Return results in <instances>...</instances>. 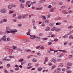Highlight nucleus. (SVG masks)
I'll use <instances>...</instances> for the list:
<instances>
[{"mask_svg": "<svg viewBox=\"0 0 73 73\" xmlns=\"http://www.w3.org/2000/svg\"><path fill=\"white\" fill-rule=\"evenodd\" d=\"M6 29L7 30V33H11L13 34H15V33L17 32V30L15 29H11V27H6Z\"/></svg>", "mask_w": 73, "mask_h": 73, "instance_id": "nucleus-1", "label": "nucleus"}, {"mask_svg": "<svg viewBox=\"0 0 73 73\" xmlns=\"http://www.w3.org/2000/svg\"><path fill=\"white\" fill-rule=\"evenodd\" d=\"M1 39L3 40L4 42L9 41V37H7V38H6V36L4 35L1 38Z\"/></svg>", "mask_w": 73, "mask_h": 73, "instance_id": "nucleus-2", "label": "nucleus"}, {"mask_svg": "<svg viewBox=\"0 0 73 73\" xmlns=\"http://www.w3.org/2000/svg\"><path fill=\"white\" fill-rule=\"evenodd\" d=\"M40 38L39 37H37L35 36V35H31L29 37V38L30 39L32 40H34L35 38Z\"/></svg>", "mask_w": 73, "mask_h": 73, "instance_id": "nucleus-3", "label": "nucleus"}, {"mask_svg": "<svg viewBox=\"0 0 73 73\" xmlns=\"http://www.w3.org/2000/svg\"><path fill=\"white\" fill-rule=\"evenodd\" d=\"M0 12L2 13H6V9L5 8H3L1 10Z\"/></svg>", "mask_w": 73, "mask_h": 73, "instance_id": "nucleus-4", "label": "nucleus"}, {"mask_svg": "<svg viewBox=\"0 0 73 73\" xmlns=\"http://www.w3.org/2000/svg\"><path fill=\"white\" fill-rule=\"evenodd\" d=\"M50 61L54 63H56L57 62V61L56 60L55 58H53L51 59Z\"/></svg>", "mask_w": 73, "mask_h": 73, "instance_id": "nucleus-5", "label": "nucleus"}, {"mask_svg": "<svg viewBox=\"0 0 73 73\" xmlns=\"http://www.w3.org/2000/svg\"><path fill=\"white\" fill-rule=\"evenodd\" d=\"M24 6L23 4L21 3L19 4V7L21 9H23L24 8Z\"/></svg>", "mask_w": 73, "mask_h": 73, "instance_id": "nucleus-6", "label": "nucleus"}, {"mask_svg": "<svg viewBox=\"0 0 73 73\" xmlns=\"http://www.w3.org/2000/svg\"><path fill=\"white\" fill-rule=\"evenodd\" d=\"M39 24H41V27H44L45 26V24H44V23H42L41 22H40L39 23Z\"/></svg>", "mask_w": 73, "mask_h": 73, "instance_id": "nucleus-7", "label": "nucleus"}, {"mask_svg": "<svg viewBox=\"0 0 73 73\" xmlns=\"http://www.w3.org/2000/svg\"><path fill=\"white\" fill-rule=\"evenodd\" d=\"M69 34H70V33H68L67 34L63 36V38H68V35H69Z\"/></svg>", "mask_w": 73, "mask_h": 73, "instance_id": "nucleus-8", "label": "nucleus"}, {"mask_svg": "<svg viewBox=\"0 0 73 73\" xmlns=\"http://www.w3.org/2000/svg\"><path fill=\"white\" fill-rule=\"evenodd\" d=\"M2 60H3V61L5 62L9 61H10V59H7V58H3Z\"/></svg>", "mask_w": 73, "mask_h": 73, "instance_id": "nucleus-9", "label": "nucleus"}, {"mask_svg": "<svg viewBox=\"0 0 73 73\" xmlns=\"http://www.w3.org/2000/svg\"><path fill=\"white\" fill-rule=\"evenodd\" d=\"M46 2V1L45 0H41L39 1H38L39 4H41L44 2Z\"/></svg>", "mask_w": 73, "mask_h": 73, "instance_id": "nucleus-10", "label": "nucleus"}, {"mask_svg": "<svg viewBox=\"0 0 73 73\" xmlns=\"http://www.w3.org/2000/svg\"><path fill=\"white\" fill-rule=\"evenodd\" d=\"M28 16V15L27 14H26L25 15H23V16H22V17H23V19H25L26 17H27Z\"/></svg>", "mask_w": 73, "mask_h": 73, "instance_id": "nucleus-11", "label": "nucleus"}, {"mask_svg": "<svg viewBox=\"0 0 73 73\" xmlns=\"http://www.w3.org/2000/svg\"><path fill=\"white\" fill-rule=\"evenodd\" d=\"M61 68H58L57 69V70H56V71L57 70V72H56V73H59V72H60V71H61Z\"/></svg>", "mask_w": 73, "mask_h": 73, "instance_id": "nucleus-12", "label": "nucleus"}, {"mask_svg": "<svg viewBox=\"0 0 73 73\" xmlns=\"http://www.w3.org/2000/svg\"><path fill=\"white\" fill-rule=\"evenodd\" d=\"M41 39V38L40 37H37V38H35V41L38 42L39 41H40V39Z\"/></svg>", "mask_w": 73, "mask_h": 73, "instance_id": "nucleus-13", "label": "nucleus"}, {"mask_svg": "<svg viewBox=\"0 0 73 73\" xmlns=\"http://www.w3.org/2000/svg\"><path fill=\"white\" fill-rule=\"evenodd\" d=\"M62 13L64 14H68V12H67V11L65 10H63L62 11Z\"/></svg>", "mask_w": 73, "mask_h": 73, "instance_id": "nucleus-14", "label": "nucleus"}, {"mask_svg": "<svg viewBox=\"0 0 73 73\" xmlns=\"http://www.w3.org/2000/svg\"><path fill=\"white\" fill-rule=\"evenodd\" d=\"M31 31V30L30 29H28V31H27V33H26L27 34V35H30V32Z\"/></svg>", "mask_w": 73, "mask_h": 73, "instance_id": "nucleus-15", "label": "nucleus"}, {"mask_svg": "<svg viewBox=\"0 0 73 73\" xmlns=\"http://www.w3.org/2000/svg\"><path fill=\"white\" fill-rule=\"evenodd\" d=\"M63 55H64V54L63 53H62L60 54H59V56H58V57H59V58H61V57L63 56Z\"/></svg>", "mask_w": 73, "mask_h": 73, "instance_id": "nucleus-16", "label": "nucleus"}, {"mask_svg": "<svg viewBox=\"0 0 73 73\" xmlns=\"http://www.w3.org/2000/svg\"><path fill=\"white\" fill-rule=\"evenodd\" d=\"M49 29H50V28L49 27H46L45 28V31H49Z\"/></svg>", "mask_w": 73, "mask_h": 73, "instance_id": "nucleus-17", "label": "nucleus"}, {"mask_svg": "<svg viewBox=\"0 0 73 73\" xmlns=\"http://www.w3.org/2000/svg\"><path fill=\"white\" fill-rule=\"evenodd\" d=\"M13 7V5H9V6H8V9H11Z\"/></svg>", "mask_w": 73, "mask_h": 73, "instance_id": "nucleus-18", "label": "nucleus"}, {"mask_svg": "<svg viewBox=\"0 0 73 73\" xmlns=\"http://www.w3.org/2000/svg\"><path fill=\"white\" fill-rule=\"evenodd\" d=\"M55 19H56L57 20H61V18L60 17H57Z\"/></svg>", "mask_w": 73, "mask_h": 73, "instance_id": "nucleus-19", "label": "nucleus"}, {"mask_svg": "<svg viewBox=\"0 0 73 73\" xmlns=\"http://www.w3.org/2000/svg\"><path fill=\"white\" fill-rule=\"evenodd\" d=\"M49 50H50V51H54V52H53L54 53L56 52H57V51H58L57 50H53L52 49H51V48H50Z\"/></svg>", "mask_w": 73, "mask_h": 73, "instance_id": "nucleus-20", "label": "nucleus"}, {"mask_svg": "<svg viewBox=\"0 0 73 73\" xmlns=\"http://www.w3.org/2000/svg\"><path fill=\"white\" fill-rule=\"evenodd\" d=\"M41 19L43 20H45L46 19V17L45 16H43L41 17Z\"/></svg>", "mask_w": 73, "mask_h": 73, "instance_id": "nucleus-21", "label": "nucleus"}, {"mask_svg": "<svg viewBox=\"0 0 73 73\" xmlns=\"http://www.w3.org/2000/svg\"><path fill=\"white\" fill-rule=\"evenodd\" d=\"M58 29H56L55 27H53L51 29V30L52 31H54V30Z\"/></svg>", "mask_w": 73, "mask_h": 73, "instance_id": "nucleus-22", "label": "nucleus"}, {"mask_svg": "<svg viewBox=\"0 0 73 73\" xmlns=\"http://www.w3.org/2000/svg\"><path fill=\"white\" fill-rule=\"evenodd\" d=\"M48 60V58L47 57L45 58V62H44V64H45V62H47Z\"/></svg>", "mask_w": 73, "mask_h": 73, "instance_id": "nucleus-23", "label": "nucleus"}, {"mask_svg": "<svg viewBox=\"0 0 73 73\" xmlns=\"http://www.w3.org/2000/svg\"><path fill=\"white\" fill-rule=\"evenodd\" d=\"M45 23H46V24L49 23V20H45Z\"/></svg>", "mask_w": 73, "mask_h": 73, "instance_id": "nucleus-24", "label": "nucleus"}, {"mask_svg": "<svg viewBox=\"0 0 73 73\" xmlns=\"http://www.w3.org/2000/svg\"><path fill=\"white\" fill-rule=\"evenodd\" d=\"M17 50L18 52H22V50L20 48H17Z\"/></svg>", "mask_w": 73, "mask_h": 73, "instance_id": "nucleus-25", "label": "nucleus"}, {"mask_svg": "<svg viewBox=\"0 0 73 73\" xmlns=\"http://www.w3.org/2000/svg\"><path fill=\"white\" fill-rule=\"evenodd\" d=\"M33 56V55H29V56H27V59H30L31 58L32 56Z\"/></svg>", "mask_w": 73, "mask_h": 73, "instance_id": "nucleus-26", "label": "nucleus"}, {"mask_svg": "<svg viewBox=\"0 0 73 73\" xmlns=\"http://www.w3.org/2000/svg\"><path fill=\"white\" fill-rule=\"evenodd\" d=\"M56 67V66L55 65H53V66H52L51 67V68L52 69H54L55 67Z\"/></svg>", "mask_w": 73, "mask_h": 73, "instance_id": "nucleus-27", "label": "nucleus"}, {"mask_svg": "<svg viewBox=\"0 0 73 73\" xmlns=\"http://www.w3.org/2000/svg\"><path fill=\"white\" fill-rule=\"evenodd\" d=\"M32 62H37V59L35 58H34L33 59V60H32Z\"/></svg>", "mask_w": 73, "mask_h": 73, "instance_id": "nucleus-28", "label": "nucleus"}, {"mask_svg": "<svg viewBox=\"0 0 73 73\" xmlns=\"http://www.w3.org/2000/svg\"><path fill=\"white\" fill-rule=\"evenodd\" d=\"M36 3H37V2H36V1H34L33 2H31V4L32 5H33L34 4H36Z\"/></svg>", "mask_w": 73, "mask_h": 73, "instance_id": "nucleus-29", "label": "nucleus"}, {"mask_svg": "<svg viewBox=\"0 0 73 73\" xmlns=\"http://www.w3.org/2000/svg\"><path fill=\"white\" fill-rule=\"evenodd\" d=\"M67 66H71L72 65V63L70 62L68 63H67Z\"/></svg>", "mask_w": 73, "mask_h": 73, "instance_id": "nucleus-30", "label": "nucleus"}, {"mask_svg": "<svg viewBox=\"0 0 73 73\" xmlns=\"http://www.w3.org/2000/svg\"><path fill=\"white\" fill-rule=\"evenodd\" d=\"M54 9L53 8H51L50 10H49V11H50L51 12H53Z\"/></svg>", "mask_w": 73, "mask_h": 73, "instance_id": "nucleus-31", "label": "nucleus"}, {"mask_svg": "<svg viewBox=\"0 0 73 73\" xmlns=\"http://www.w3.org/2000/svg\"><path fill=\"white\" fill-rule=\"evenodd\" d=\"M69 39H70V40H71L73 39V36L72 35H70V36L69 37Z\"/></svg>", "mask_w": 73, "mask_h": 73, "instance_id": "nucleus-32", "label": "nucleus"}, {"mask_svg": "<svg viewBox=\"0 0 73 73\" xmlns=\"http://www.w3.org/2000/svg\"><path fill=\"white\" fill-rule=\"evenodd\" d=\"M36 54L37 55V56H41V53H40L39 52L37 53Z\"/></svg>", "mask_w": 73, "mask_h": 73, "instance_id": "nucleus-33", "label": "nucleus"}, {"mask_svg": "<svg viewBox=\"0 0 73 73\" xmlns=\"http://www.w3.org/2000/svg\"><path fill=\"white\" fill-rule=\"evenodd\" d=\"M42 69V68L41 67H39L37 68V70H38V71H41Z\"/></svg>", "mask_w": 73, "mask_h": 73, "instance_id": "nucleus-34", "label": "nucleus"}, {"mask_svg": "<svg viewBox=\"0 0 73 73\" xmlns=\"http://www.w3.org/2000/svg\"><path fill=\"white\" fill-rule=\"evenodd\" d=\"M19 2L24 3H25V0H19Z\"/></svg>", "mask_w": 73, "mask_h": 73, "instance_id": "nucleus-35", "label": "nucleus"}, {"mask_svg": "<svg viewBox=\"0 0 73 73\" xmlns=\"http://www.w3.org/2000/svg\"><path fill=\"white\" fill-rule=\"evenodd\" d=\"M47 38H44L43 39H42V40H43V41H44V40H47Z\"/></svg>", "mask_w": 73, "mask_h": 73, "instance_id": "nucleus-36", "label": "nucleus"}, {"mask_svg": "<svg viewBox=\"0 0 73 73\" xmlns=\"http://www.w3.org/2000/svg\"><path fill=\"white\" fill-rule=\"evenodd\" d=\"M25 52L29 53L31 52V50L29 49L26 50Z\"/></svg>", "mask_w": 73, "mask_h": 73, "instance_id": "nucleus-37", "label": "nucleus"}, {"mask_svg": "<svg viewBox=\"0 0 73 73\" xmlns=\"http://www.w3.org/2000/svg\"><path fill=\"white\" fill-rule=\"evenodd\" d=\"M13 48V50H15L16 49V48H17V47L16 46H12Z\"/></svg>", "mask_w": 73, "mask_h": 73, "instance_id": "nucleus-38", "label": "nucleus"}, {"mask_svg": "<svg viewBox=\"0 0 73 73\" xmlns=\"http://www.w3.org/2000/svg\"><path fill=\"white\" fill-rule=\"evenodd\" d=\"M52 44V42H48L47 43V45L48 46L51 45Z\"/></svg>", "mask_w": 73, "mask_h": 73, "instance_id": "nucleus-39", "label": "nucleus"}, {"mask_svg": "<svg viewBox=\"0 0 73 73\" xmlns=\"http://www.w3.org/2000/svg\"><path fill=\"white\" fill-rule=\"evenodd\" d=\"M13 13V11L10 10L9 11V14H11Z\"/></svg>", "mask_w": 73, "mask_h": 73, "instance_id": "nucleus-40", "label": "nucleus"}, {"mask_svg": "<svg viewBox=\"0 0 73 73\" xmlns=\"http://www.w3.org/2000/svg\"><path fill=\"white\" fill-rule=\"evenodd\" d=\"M21 18H22V17L21 15H19L17 17V19H21Z\"/></svg>", "mask_w": 73, "mask_h": 73, "instance_id": "nucleus-41", "label": "nucleus"}, {"mask_svg": "<svg viewBox=\"0 0 73 73\" xmlns=\"http://www.w3.org/2000/svg\"><path fill=\"white\" fill-rule=\"evenodd\" d=\"M58 5H63V2H59V3Z\"/></svg>", "mask_w": 73, "mask_h": 73, "instance_id": "nucleus-42", "label": "nucleus"}, {"mask_svg": "<svg viewBox=\"0 0 73 73\" xmlns=\"http://www.w3.org/2000/svg\"><path fill=\"white\" fill-rule=\"evenodd\" d=\"M53 4L54 5H57V3H56V2H55V1H53Z\"/></svg>", "mask_w": 73, "mask_h": 73, "instance_id": "nucleus-43", "label": "nucleus"}, {"mask_svg": "<svg viewBox=\"0 0 73 73\" xmlns=\"http://www.w3.org/2000/svg\"><path fill=\"white\" fill-rule=\"evenodd\" d=\"M30 3V2L29 1H27V2H26L25 5H29V4Z\"/></svg>", "mask_w": 73, "mask_h": 73, "instance_id": "nucleus-44", "label": "nucleus"}, {"mask_svg": "<svg viewBox=\"0 0 73 73\" xmlns=\"http://www.w3.org/2000/svg\"><path fill=\"white\" fill-rule=\"evenodd\" d=\"M31 6V4L29 5H25V7H29Z\"/></svg>", "mask_w": 73, "mask_h": 73, "instance_id": "nucleus-45", "label": "nucleus"}, {"mask_svg": "<svg viewBox=\"0 0 73 73\" xmlns=\"http://www.w3.org/2000/svg\"><path fill=\"white\" fill-rule=\"evenodd\" d=\"M19 69V68L17 67L15 68V69H14V70H15V71H18Z\"/></svg>", "mask_w": 73, "mask_h": 73, "instance_id": "nucleus-46", "label": "nucleus"}, {"mask_svg": "<svg viewBox=\"0 0 73 73\" xmlns=\"http://www.w3.org/2000/svg\"><path fill=\"white\" fill-rule=\"evenodd\" d=\"M72 43H73L72 42H69L68 45H69V46H71L72 45Z\"/></svg>", "mask_w": 73, "mask_h": 73, "instance_id": "nucleus-47", "label": "nucleus"}, {"mask_svg": "<svg viewBox=\"0 0 73 73\" xmlns=\"http://www.w3.org/2000/svg\"><path fill=\"white\" fill-rule=\"evenodd\" d=\"M66 72H67V73H71V71L70 70H67Z\"/></svg>", "mask_w": 73, "mask_h": 73, "instance_id": "nucleus-48", "label": "nucleus"}, {"mask_svg": "<svg viewBox=\"0 0 73 73\" xmlns=\"http://www.w3.org/2000/svg\"><path fill=\"white\" fill-rule=\"evenodd\" d=\"M7 19H4L3 20V21L4 22H7Z\"/></svg>", "mask_w": 73, "mask_h": 73, "instance_id": "nucleus-49", "label": "nucleus"}, {"mask_svg": "<svg viewBox=\"0 0 73 73\" xmlns=\"http://www.w3.org/2000/svg\"><path fill=\"white\" fill-rule=\"evenodd\" d=\"M67 44H68V42H65L64 43H63V44H64L65 45H66Z\"/></svg>", "mask_w": 73, "mask_h": 73, "instance_id": "nucleus-50", "label": "nucleus"}, {"mask_svg": "<svg viewBox=\"0 0 73 73\" xmlns=\"http://www.w3.org/2000/svg\"><path fill=\"white\" fill-rule=\"evenodd\" d=\"M65 6H61V9H65Z\"/></svg>", "mask_w": 73, "mask_h": 73, "instance_id": "nucleus-51", "label": "nucleus"}, {"mask_svg": "<svg viewBox=\"0 0 73 73\" xmlns=\"http://www.w3.org/2000/svg\"><path fill=\"white\" fill-rule=\"evenodd\" d=\"M32 67V66H30V67H26V68H27V69H29L31 68Z\"/></svg>", "mask_w": 73, "mask_h": 73, "instance_id": "nucleus-52", "label": "nucleus"}, {"mask_svg": "<svg viewBox=\"0 0 73 73\" xmlns=\"http://www.w3.org/2000/svg\"><path fill=\"white\" fill-rule=\"evenodd\" d=\"M61 61V59L59 58H57V59L56 61H57L58 62H60Z\"/></svg>", "mask_w": 73, "mask_h": 73, "instance_id": "nucleus-53", "label": "nucleus"}, {"mask_svg": "<svg viewBox=\"0 0 73 73\" xmlns=\"http://www.w3.org/2000/svg\"><path fill=\"white\" fill-rule=\"evenodd\" d=\"M40 48V46H38L35 48L36 49H39Z\"/></svg>", "mask_w": 73, "mask_h": 73, "instance_id": "nucleus-54", "label": "nucleus"}, {"mask_svg": "<svg viewBox=\"0 0 73 73\" xmlns=\"http://www.w3.org/2000/svg\"><path fill=\"white\" fill-rule=\"evenodd\" d=\"M21 26L22 25L21 24H17V27H21Z\"/></svg>", "mask_w": 73, "mask_h": 73, "instance_id": "nucleus-55", "label": "nucleus"}, {"mask_svg": "<svg viewBox=\"0 0 73 73\" xmlns=\"http://www.w3.org/2000/svg\"><path fill=\"white\" fill-rule=\"evenodd\" d=\"M3 70H4V71H5V73H7V72H7V69H6L5 68H4L3 69Z\"/></svg>", "mask_w": 73, "mask_h": 73, "instance_id": "nucleus-56", "label": "nucleus"}, {"mask_svg": "<svg viewBox=\"0 0 73 73\" xmlns=\"http://www.w3.org/2000/svg\"><path fill=\"white\" fill-rule=\"evenodd\" d=\"M10 65L9 64H7V68H9L10 67Z\"/></svg>", "mask_w": 73, "mask_h": 73, "instance_id": "nucleus-57", "label": "nucleus"}, {"mask_svg": "<svg viewBox=\"0 0 73 73\" xmlns=\"http://www.w3.org/2000/svg\"><path fill=\"white\" fill-rule=\"evenodd\" d=\"M68 13L69 14H71L72 13V11H68Z\"/></svg>", "mask_w": 73, "mask_h": 73, "instance_id": "nucleus-58", "label": "nucleus"}, {"mask_svg": "<svg viewBox=\"0 0 73 73\" xmlns=\"http://www.w3.org/2000/svg\"><path fill=\"white\" fill-rule=\"evenodd\" d=\"M51 16V14H48V15H47V18H50V17Z\"/></svg>", "mask_w": 73, "mask_h": 73, "instance_id": "nucleus-59", "label": "nucleus"}, {"mask_svg": "<svg viewBox=\"0 0 73 73\" xmlns=\"http://www.w3.org/2000/svg\"><path fill=\"white\" fill-rule=\"evenodd\" d=\"M68 57L69 58H72V55H69V56H68Z\"/></svg>", "mask_w": 73, "mask_h": 73, "instance_id": "nucleus-60", "label": "nucleus"}, {"mask_svg": "<svg viewBox=\"0 0 73 73\" xmlns=\"http://www.w3.org/2000/svg\"><path fill=\"white\" fill-rule=\"evenodd\" d=\"M63 66V65L62 64H60V65H59L58 67H62Z\"/></svg>", "mask_w": 73, "mask_h": 73, "instance_id": "nucleus-61", "label": "nucleus"}, {"mask_svg": "<svg viewBox=\"0 0 73 73\" xmlns=\"http://www.w3.org/2000/svg\"><path fill=\"white\" fill-rule=\"evenodd\" d=\"M9 58H14V56H9Z\"/></svg>", "mask_w": 73, "mask_h": 73, "instance_id": "nucleus-62", "label": "nucleus"}, {"mask_svg": "<svg viewBox=\"0 0 73 73\" xmlns=\"http://www.w3.org/2000/svg\"><path fill=\"white\" fill-rule=\"evenodd\" d=\"M35 20L34 19H33V21H32V23H33V25H35Z\"/></svg>", "mask_w": 73, "mask_h": 73, "instance_id": "nucleus-63", "label": "nucleus"}, {"mask_svg": "<svg viewBox=\"0 0 73 73\" xmlns=\"http://www.w3.org/2000/svg\"><path fill=\"white\" fill-rule=\"evenodd\" d=\"M48 65L50 66L52 65V64H51V62H49L48 63Z\"/></svg>", "mask_w": 73, "mask_h": 73, "instance_id": "nucleus-64", "label": "nucleus"}]
</instances>
